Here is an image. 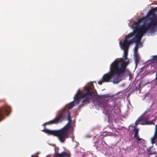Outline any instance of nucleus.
Masks as SVG:
<instances>
[{"label":"nucleus","instance_id":"nucleus-1","mask_svg":"<svg viewBox=\"0 0 157 157\" xmlns=\"http://www.w3.org/2000/svg\"><path fill=\"white\" fill-rule=\"evenodd\" d=\"M128 25L133 29V32L125 36L123 43L121 41L119 42L121 48L124 50L123 58L116 59L111 64L109 71L105 74L101 79L98 81V83L99 85L104 82L118 83L122 80L125 75H130V71L126 68L129 63L127 56L130 44L136 43L134 49V59L136 67L140 59L137 50L143 46L140 42L141 38L146 33L154 35L157 32V20H130Z\"/></svg>","mask_w":157,"mask_h":157},{"label":"nucleus","instance_id":"nucleus-2","mask_svg":"<svg viewBox=\"0 0 157 157\" xmlns=\"http://www.w3.org/2000/svg\"><path fill=\"white\" fill-rule=\"evenodd\" d=\"M93 83V82H91L87 83L84 87V90L82 91L78 90L74 97V101L58 111L56 113V117L53 120L43 124L45 127L47 124H57L63 120L67 119L68 122L64 127L58 130L44 129L42 131L49 134L57 136L61 142L63 143L68 137L69 133L71 134L73 133V128L75 126V122L71 121L69 110L78 105L82 99H83L82 102V105L87 104L89 102V100L92 99L96 108L98 109L99 107L103 108L104 109L103 113L109 118V113L115 107L113 105L110 106L108 103L107 98L108 95H98L92 91V90L94 87Z\"/></svg>","mask_w":157,"mask_h":157},{"label":"nucleus","instance_id":"nucleus-3","mask_svg":"<svg viewBox=\"0 0 157 157\" xmlns=\"http://www.w3.org/2000/svg\"><path fill=\"white\" fill-rule=\"evenodd\" d=\"M151 113H148V111L147 110L144 112L141 117H139L135 122V125H137L138 124L142 125L145 124H154V121L157 119L156 118L151 121H148L147 120L151 117Z\"/></svg>","mask_w":157,"mask_h":157},{"label":"nucleus","instance_id":"nucleus-4","mask_svg":"<svg viewBox=\"0 0 157 157\" xmlns=\"http://www.w3.org/2000/svg\"><path fill=\"white\" fill-rule=\"evenodd\" d=\"M138 20H157V7L151 9L146 16Z\"/></svg>","mask_w":157,"mask_h":157},{"label":"nucleus","instance_id":"nucleus-5","mask_svg":"<svg viewBox=\"0 0 157 157\" xmlns=\"http://www.w3.org/2000/svg\"><path fill=\"white\" fill-rule=\"evenodd\" d=\"M11 112L10 107L7 105H5L0 107V120L5 115H8Z\"/></svg>","mask_w":157,"mask_h":157},{"label":"nucleus","instance_id":"nucleus-6","mask_svg":"<svg viewBox=\"0 0 157 157\" xmlns=\"http://www.w3.org/2000/svg\"><path fill=\"white\" fill-rule=\"evenodd\" d=\"M103 136V135H101L99 137V139L98 141L95 144V145L97 148L99 147H101L102 146V145H104V144H105V142L102 140Z\"/></svg>","mask_w":157,"mask_h":157},{"label":"nucleus","instance_id":"nucleus-7","mask_svg":"<svg viewBox=\"0 0 157 157\" xmlns=\"http://www.w3.org/2000/svg\"><path fill=\"white\" fill-rule=\"evenodd\" d=\"M69 152H63L61 153H55L53 157H70Z\"/></svg>","mask_w":157,"mask_h":157},{"label":"nucleus","instance_id":"nucleus-8","mask_svg":"<svg viewBox=\"0 0 157 157\" xmlns=\"http://www.w3.org/2000/svg\"><path fill=\"white\" fill-rule=\"evenodd\" d=\"M147 151L148 152V154L149 155V157H153L155 155H157L155 153V149L152 147H150L149 148L147 149Z\"/></svg>","mask_w":157,"mask_h":157},{"label":"nucleus","instance_id":"nucleus-9","mask_svg":"<svg viewBox=\"0 0 157 157\" xmlns=\"http://www.w3.org/2000/svg\"><path fill=\"white\" fill-rule=\"evenodd\" d=\"M133 130L135 132L134 137L136 138V139L138 140V142H140V141L142 142V141H144V140L143 139L139 138V136H138V132L139 131V130L138 129L135 128L133 129Z\"/></svg>","mask_w":157,"mask_h":157},{"label":"nucleus","instance_id":"nucleus-10","mask_svg":"<svg viewBox=\"0 0 157 157\" xmlns=\"http://www.w3.org/2000/svg\"><path fill=\"white\" fill-rule=\"evenodd\" d=\"M157 139V124L155 125V130L154 136L151 139V143L153 144L155 143V141Z\"/></svg>","mask_w":157,"mask_h":157},{"label":"nucleus","instance_id":"nucleus-11","mask_svg":"<svg viewBox=\"0 0 157 157\" xmlns=\"http://www.w3.org/2000/svg\"><path fill=\"white\" fill-rule=\"evenodd\" d=\"M151 85L152 88L156 87L157 86V72L156 74L155 78L151 82Z\"/></svg>","mask_w":157,"mask_h":157},{"label":"nucleus","instance_id":"nucleus-12","mask_svg":"<svg viewBox=\"0 0 157 157\" xmlns=\"http://www.w3.org/2000/svg\"><path fill=\"white\" fill-rule=\"evenodd\" d=\"M151 60V62L152 63L157 62V56H153Z\"/></svg>","mask_w":157,"mask_h":157},{"label":"nucleus","instance_id":"nucleus-13","mask_svg":"<svg viewBox=\"0 0 157 157\" xmlns=\"http://www.w3.org/2000/svg\"><path fill=\"white\" fill-rule=\"evenodd\" d=\"M106 135L107 136H111L112 135V133L111 132H107Z\"/></svg>","mask_w":157,"mask_h":157},{"label":"nucleus","instance_id":"nucleus-14","mask_svg":"<svg viewBox=\"0 0 157 157\" xmlns=\"http://www.w3.org/2000/svg\"><path fill=\"white\" fill-rule=\"evenodd\" d=\"M74 136H72V141L73 142V140H74Z\"/></svg>","mask_w":157,"mask_h":157},{"label":"nucleus","instance_id":"nucleus-15","mask_svg":"<svg viewBox=\"0 0 157 157\" xmlns=\"http://www.w3.org/2000/svg\"><path fill=\"white\" fill-rule=\"evenodd\" d=\"M78 107H79V108L80 107H82V105H80Z\"/></svg>","mask_w":157,"mask_h":157},{"label":"nucleus","instance_id":"nucleus-16","mask_svg":"<svg viewBox=\"0 0 157 157\" xmlns=\"http://www.w3.org/2000/svg\"><path fill=\"white\" fill-rule=\"evenodd\" d=\"M153 157H156V155H155L154 156H153Z\"/></svg>","mask_w":157,"mask_h":157},{"label":"nucleus","instance_id":"nucleus-17","mask_svg":"<svg viewBox=\"0 0 157 157\" xmlns=\"http://www.w3.org/2000/svg\"><path fill=\"white\" fill-rule=\"evenodd\" d=\"M38 157L37 156H36V157Z\"/></svg>","mask_w":157,"mask_h":157},{"label":"nucleus","instance_id":"nucleus-18","mask_svg":"<svg viewBox=\"0 0 157 157\" xmlns=\"http://www.w3.org/2000/svg\"><path fill=\"white\" fill-rule=\"evenodd\" d=\"M156 90H157V89H156Z\"/></svg>","mask_w":157,"mask_h":157}]
</instances>
